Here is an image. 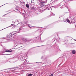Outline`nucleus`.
<instances>
[{"instance_id": "15", "label": "nucleus", "mask_w": 76, "mask_h": 76, "mask_svg": "<svg viewBox=\"0 0 76 76\" xmlns=\"http://www.w3.org/2000/svg\"><path fill=\"white\" fill-rule=\"evenodd\" d=\"M23 24H22L21 25H23Z\"/></svg>"}, {"instance_id": "9", "label": "nucleus", "mask_w": 76, "mask_h": 76, "mask_svg": "<svg viewBox=\"0 0 76 76\" xmlns=\"http://www.w3.org/2000/svg\"><path fill=\"white\" fill-rule=\"evenodd\" d=\"M28 62H29V61H27V62H26V64H28Z\"/></svg>"}, {"instance_id": "10", "label": "nucleus", "mask_w": 76, "mask_h": 76, "mask_svg": "<svg viewBox=\"0 0 76 76\" xmlns=\"http://www.w3.org/2000/svg\"><path fill=\"white\" fill-rule=\"evenodd\" d=\"M73 0H69L68 1H73Z\"/></svg>"}, {"instance_id": "5", "label": "nucleus", "mask_w": 76, "mask_h": 76, "mask_svg": "<svg viewBox=\"0 0 76 76\" xmlns=\"http://www.w3.org/2000/svg\"><path fill=\"white\" fill-rule=\"evenodd\" d=\"M22 39L23 41H26L27 40L26 39L24 38H22Z\"/></svg>"}, {"instance_id": "11", "label": "nucleus", "mask_w": 76, "mask_h": 76, "mask_svg": "<svg viewBox=\"0 0 76 76\" xmlns=\"http://www.w3.org/2000/svg\"><path fill=\"white\" fill-rule=\"evenodd\" d=\"M10 69H12V68H10Z\"/></svg>"}, {"instance_id": "13", "label": "nucleus", "mask_w": 76, "mask_h": 76, "mask_svg": "<svg viewBox=\"0 0 76 76\" xmlns=\"http://www.w3.org/2000/svg\"><path fill=\"white\" fill-rule=\"evenodd\" d=\"M28 26H29V27H30V26H29V25H28Z\"/></svg>"}, {"instance_id": "17", "label": "nucleus", "mask_w": 76, "mask_h": 76, "mask_svg": "<svg viewBox=\"0 0 76 76\" xmlns=\"http://www.w3.org/2000/svg\"><path fill=\"white\" fill-rule=\"evenodd\" d=\"M24 24H25V23Z\"/></svg>"}, {"instance_id": "14", "label": "nucleus", "mask_w": 76, "mask_h": 76, "mask_svg": "<svg viewBox=\"0 0 76 76\" xmlns=\"http://www.w3.org/2000/svg\"><path fill=\"white\" fill-rule=\"evenodd\" d=\"M42 3L41 2V4H42Z\"/></svg>"}, {"instance_id": "16", "label": "nucleus", "mask_w": 76, "mask_h": 76, "mask_svg": "<svg viewBox=\"0 0 76 76\" xmlns=\"http://www.w3.org/2000/svg\"><path fill=\"white\" fill-rule=\"evenodd\" d=\"M19 33V32H18V33Z\"/></svg>"}, {"instance_id": "6", "label": "nucleus", "mask_w": 76, "mask_h": 76, "mask_svg": "<svg viewBox=\"0 0 76 76\" xmlns=\"http://www.w3.org/2000/svg\"><path fill=\"white\" fill-rule=\"evenodd\" d=\"M66 22H68V23H70V24H71V23L70 22V20H69L66 19Z\"/></svg>"}, {"instance_id": "12", "label": "nucleus", "mask_w": 76, "mask_h": 76, "mask_svg": "<svg viewBox=\"0 0 76 76\" xmlns=\"http://www.w3.org/2000/svg\"><path fill=\"white\" fill-rule=\"evenodd\" d=\"M16 10H18V9H16Z\"/></svg>"}, {"instance_id": "1", "label": "nucleus", "mask_w": 76, "mask_h": 76, "mask_svg": "<svg viewBox=\"0 0 76 76\" xmlns=\"http://www.w3.org/2000/svg\"><path fill=\"white\" fill-rule=\"evenodd\" d=\"M12 37V34H10L9 35H8L7 37V39H10V38H11V37Z\"/></svg>"}, {"instance_id": "7", "label": "nucleus", "mask_w": 76, "mask_h": 76, "mask_svg": "<svg viewBox=\"0 0 76 76\" xmlns=\"http://www.w3.org/2000/svg\"><path fill=\"white\" fill-rule=\"evenodd\" d=\"M26 7L28 8H29V4H26Z\"/></svg>"}, {"instance_id": "4", "label": "nucleus", "mask_w": 76, "mask_h": 76, "mask_svg": "<svg viewBox=\"0 0 76 76\" xmlns=\"http://www.w3.org/2000/svg\"><path fill=\"white\" fill-rule=\"evenodd\" d=\"M72 52L73 54H76V50H73Z\"/></svg>"}, {"instance_id": "8", "label": "nucleus", "mask_w": 76, "mask_h": 76, "mask_svg": "<svg viewBox=\"0 0 76 76\" xmlns=\"http://www.w3.org/2000/svg\"><path fill=\"white\" fill-rule=\"evenodd\" d=\"M32 75H33L32 74H28L27 76H32Z\"/></svg>"}, {"instance_id": "3", "label": "nucleus", "mask_w": 76, "mask_h": 76, "mask_svg": "<svg viewBox=\"0 0 76 76\" xmlns=\"http://www.w3.org/2000/svg\"><path fill=\"white\" fill-rule=\"evenodd\" d=\"M12 50H5V52H12Z\"/></svg>"}, {"instance_id": "2", "label": "nucleus", "mask_w": 76, "mask_h": 76, "mask_svg": "<svg viewBox=\"0 0 76 76\" xmlns=\"http://www.w3.org/2000/svg\"><path fill=\"white\" fill-rule=\"evenodd\" d=\"M70 18H71V20H71V23H75V18H73V17H72Z\"/></svg>"}]
</instances>
